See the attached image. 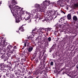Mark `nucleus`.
<instances>
[{"label": "nucleus", "instance_id": "nucleus-56", "mask_svg": "<svg viewBox=\"0 0 78 78\" xmlns=\"http://www.w3.org/2000/svg\"><path fill=\"white\" fill-rule=\"evenodd\" d=\"M72 75H73L71 74V75H68V76H70V77H72V76H73Z\"/></svg>", "mask_w": 78, "mask_h": 78}, {"label": "nucleus", "instance_id": "nucleus-26", "mask_svg": "<svg viewBox=\"0 0 78 78\" xmlns=\"http://www.w3.org/2000/svg\"><path fill=\"white\" fill-rule=\"evenodd\" d=\"M38 72L36 71H35L33 73V75H37L38 74Z\"/></svg>", "mask_w": 78, "mask_h": 78}, {"label": "nucleus", "instance_id": "nucleus-23", "mask_svg": "<svg viewBox=\"0 0 78 78\" xmlns=\"http://www.w3.org/2000/svg\"><path fill=\"white\" fill-rule=\"evenodd\" d=\"M64 27L66 29H67L69 27V24L68 23L65 24Z\"/></svg>", "mask_w": 78, "mask_h": 78}, {"label": "nucleus", "instance_id": "nucleus-51", "mask_svg": "<svg viewBox=\"0 0 78 78\" xmlns=\"http://www.w3.org/2000/svg\"><path fill=\"white\" fill-rule=\"evenodd\" d=\"M35 59V57H32L31 58V60H34Z\"/></svg>", "mask_w": 78, "mask_h": 78}, {"label": "nucleus", "instance_id": "nucleus-17", "mask_svg": "<svg viewBox=\"0 0 78 78\" xmlns=\"http://www.w3.org/2000/svg\"><path fill=\"white\" fill-rule=\"evenodd\" d=\"M17 75L16 76L17 77H19V76L18 75H22L21 74V73H22V72H20V71H18V70H17Z\"/></svg>", "mask_w": 78, "mask_h": 78}, {"label": "nucleus", "instance_id": "nucleus-47", "mask_svg": "<svg viewBox=\"0 0 78 78\" xmlns=\"http://www.w3.org/2000/svg\"><path fill=\"white\" fill-rule=\"evenodd\" d=\"M51 12L53 13V11H52V10H50L49 11V13H50V14H51Z\"/></svg>", "mask_w": 78, "mask_h": 78}, {"label": "nucleus", "instance_id": "nucleus-32", "mask_svg": "<svg viewBox=\"0 0 78 78\" xmlns=\"http://www.w3.org/2000/svg\"><path fill=\"white\" fill-rule=\"evenodd\" d=\"M23 8H22L20 10V12H21L22 14L24 13V11L23 10Z\"/></svg>", "mask_w": 78, "mask_h": 78}, {"label": "nucleus", "instance_id": "nucleus-30", "mask_svg": "<svg viewBox=\"0 0 78 78\" xmlns=\"http://www.w3.org/2000/svg\"><path fill=\"white\" fill-rule=\"evenodd\" d=\"M41 30H42V29H41V28H40L38 29V32H40V33L39 34V35H41H41H42V32H41Z\"/></svg>", "mask_w": 78, "mask_h": 78}, {"label": "nucleus", "instance_id": "nucleus-50", "mask_svg": "<svg viewBox=\"0 0 78 78\" xmlns=\"http://www.w3.org/2000/svg\"><path fill=\"white\" fill-rule=\"evenodd\" d=\"M51 66H53V62H51L50 63Z\"/></svg>", "mask_w": 78, "mask_h": 78}, {"label": "nucleus", "instance_id": "nucleus-59", "mask_svg": "<svg viewBox=\"0 0 78 78\" xmlns=\"http://www.w3.org/2000/svg\"><path fill=\"white\" fill-rule=\"evenodd\" d=\"M4 45H7V43H6V42H5L4 43Z\"/></svg>", "mask_w": 78, "mask_h": 78}, {"label": "nucleus", "instance_id": "nucleus-4", "mask_svg": "<svg viewBox=\"0 0 78 78\" xmlns=\"http://www.w3.org/2000/svg\"><path fill=\"white\" fill-rule=\"evenodd\" d=\"M47 55L45 54L44 56L43 60H41L40 63V66L41 65L42 66H43V67H44L45 65H44V62H45V60L46 59Z\"/></svg>", "mask_w": 78, "mask_h": 78}, {"label": "nucleus", "instance_id": "nucleus-54", "mask_svg": "<svg viewBox=\"0 0 78 78\" xmlns=\"http://www.w3.org/2000/svg\"><path fill=\"white\" fill-rule=\"evenodd\" d=\"M28 72V71L27 70V69H26V70H25L26 74Z\"/></svg>", "mask_w": 78, "mask_h": 78}, {"label": "nucleus", "instance_id": "nucleus-52", "mask_svg": "<svg viewBox=\"0 0 78 78\" xmlns=\"http://www.w3.org/2000/svg\"><path fill=\"white\" fill-rule=\"evenodd\" d=\"M65 41H67V40H68V39H69V38H68V37H65Z\"/></svg>", "mask_w": 78, "mask_h": 78}, {"label": "nucleus", "instance_id": "nucleus-7", "mask_svg": "<svg viewBox=\"0 0 78 78\" xmlns=\"http://www.w3.org/2000/svg\"><path fill=\"white\" fill-rule=\"evenodd\" d=\"M5 65L4 64V63H0V69L1 70H5Z\"/></svg>", "mask_w": 78, "mask_h": 78}, {"label": "nucleus", "instance_id": "nucleus-28", "mask_svg": "<svg viewBox=\"0 0 78 78\" xmlns=\"http://www.w3.org/2000/svg\"><path fill=\"white\" fill-rule=\"evenodd\" d=\"M3 59L4 61H7L8 59V57H7V56H5Z\"/></svg>", "mask_w": 78, "mask_h": 78}, {"label": "nucleus", "instance_id": "nucleus-34", "mask_svg": "<svg viewBox=\"0 0 78 78\" xmlns=\"http://www.w3.org/2000/svg\"><path fill=\"white\" fill-rule=\"evenodd\" d=\"M43 72H44V71L42 70V69H41L39 71V73L41 74H42V73H43Z\"/></svg>", "mask_w": 78, "mask_h": 78}, {"label": "nucleus", "instance_id": "nucleus-43", "mask_svg": "<svg viewBox=\"0 0 78 78\" xmlns=\"http://www.w3.org/2000/svg\"><path fill=\"white\" fill-rule=\"evenodd\" d=\"M14 58H16V55H13L11 57V58L12 59H13Z\"/></svg>", "mask_w": 78, "mask_h": 78}, {"label": "nucleus", "instance_id": "nucleus-5", "mask_svg": "<svg viewBox=\"0 0 78 78\" xmlns=\"http://www.w3.org/2000/svg\"><path fill=\"white\" fill-rule=\"evenodd\" d=\"M52 29L51 28L49 27H48L47 28H46L45 29V32H46L47 36H48V33L51 31V30Z\"/></svg>", "mask_w": 78, "mask_h": 78}, {"label": "nucleus", "instance_id": "nucleus-58", "mask_svg": "<svg viewBox=\"0 0 78 78\" xmlns=\"http://www.w3.org/2000/svg\"><path fill=\"white\" fill-rule=\"evenodd\" d=\"M76 68L78 70V64L76 66Z\"/></svg>", "mask_w": 78, "mask_h": 78}, {"label": "nucleus", "instance_id": "nucleus-14", "mask_svg": "<svg viewBox=\"0 0 78 78\" xmlns=\"http://www.w3.org/2000/svg\"><path fill=\"white\" fill-rule=\"evenodd\" d=\"M66 19V16H63L60 19V21H62V22H63Z\"/></svg>", "mask_w": 78, "mask_h": 78}, {"label": "nucleus", "instance_id": "nucleus-48", "mask_svg": "<svg viewBox=\"0 0 78 78\" xmlns=\"http://www.w3.org/2000/svg\"><path fill=\"white\" fill-rule=\"evenodd\" d=\"M28 75H31V72L30 71H29V72L28 73Z\"/></svg>", "mask_w": 78, "mask_h": 78}, {"label": "nucleus", "instance_id": "nucleus-19", "mask_svg": "<svg viewBox=\"0 0 78 78\" xmlns=\"http://www.w3.org/2000/svg\"><path fill=\"white\" fill-rule=\"evenodd\" d=\"M43 4H41V7H42L43 8H44V6H46V5H46V3H46V1H45L44 2H43Z\"/></svg>", "mask_w": 78, "mask_h": 78}, {"label": "nucleus", "instance_id": "nucleus-21", "mask_svg": "<svg viewBox=\"0 0 78 78\" xmlns=\"http://www.w3.org/2000/svg\"><path fill=\"white\" fill-rule=\"evenodd\" d=\"M33 49V47H29L28 49V50L29 52H31L32 50Z\"/></svg>", "mask_w": 78, "mask_h": 78}, {"label": "nucleus", "instance_id": "nucleus-39", "mask_svg": "<svg viewBox=\"0 0 78 78\" xmlns=\"http://www.w3.org/2000/svg\"><path fill=\"white\" fill-rule=\"evenodd\" d=\"M61 13H62V12L61 11L58 12V13H57V14H56V15H59V16H61Z\"/></svg>", "mask_w": 78, "mask_h": 78}, {"label": "nucleus", "instance_id": "nucleus-55", "mask_svg": "<svg viewBox=\"0 0 78 78\" xmlns=\"http://www.w3.org/2000/svg\"><path fill=\"white\" fill-rule=\"evenodd\" d=\"M27 14H28V15H29V16H31V13H30V12H28Z\"/></svg>", "mask_w": 78, "mask_h": 78}, {"label": "nucleus", "instance_id": "nucleus-24", "mask_svg": "<svg viewBox=\"0 0 78 78\" xmlns=\"http://www.w3.org/2000/svg\"><path fill=\"white\" fill-rule=\"evenodd\" d=\"M19 29V30H20L21 31H22L23 32L25 30L23 29V26H22L20 27Z\"/></svg>", "mask_w": 78, "mask_h": 78}, {"label": "nucleus", "instance_id": "nucleus-57", "mask_svg": "<svg viewBox=\"0 0 78 78\" xmlns=\"http://www.w3.org/2000/svg\"><path fill=\"white\" fill-rule=\"evenodd\" d=\"M12 78H14V75H12ZM16 78H19V77H16Z\"/></svg>", "mask_w": 78, "mask_h": 78}, {"label": "nucleus", "instance_id": "nucleus-15", "mask_svg": "<svg viewBox=\"0 0 78 78\" xmlns=\"http://www.w3.org/2000/svg\"><path fill=\"white\" fill-rule=\"evenodd\" d=\"M20 59H21L20 62H22V63H23V62H24L26 61V59L25 58L21 57V58Z\"/></svg>", "mask_w": 78, "mask_h": 78}, {"label": "nucleus", "instance_id": "nucleus-33", "mask_svg": "<svg viewBox=\"0 0 78 78\" xmlns=\"http://www.w3.org/2000/svg\"><path fill=\"white\" fill-rule=\"evenodd\" d=\"M53 12L54 13V14H57V13H58V10H56V11L55 10H54L53 11Z\"/></svg>", "mask_w": 78, "mask_h": 78}, {"label": "nucleus", "instance_id": "nucleus-40", "mask_svg": "<svg viewBox=\"0 0 78 78\" xmlns=\"http://www.w3.org/2000/svg\"><path fill=\"white\" fill-rule=\"evenodd\" d=\"M63 22L64 24H67V23H67V21L66 20H65L63 21Z\"/></svg>", "mask_w": 78, "mask_h": 78}, {"label": "nucleus", "instance_id": "nucleus-1", "mask_svg": "<svg viewBox=\"0 0 78 78\" xmlns=\"http://www.w3.org/2000/svg\"><path fill=\"white\" fill-rule=\"evenodd\" d=\"M10 5H9V6L11 12L12 13L14 17L16 19V22L19 23L20 22V20H23V19L22 16L19 14L17 12L18 11L20 10V9L18 8L17 6L15 5L14 7V6L16 5V1L15 0H12L11 2Z\"/></svg>", "mask_w": 78, "mask_h": 78}, {"label": "nucleus", "instance_id": "nucleus-38", "mask_svg": "<svg viewBox=\"0 0 78 78\" xmlns=\"http://www.w3.org/2000/svg\"><path fill=\"white\" fill-rule=\"evenodd\" d=\"M62 21H60V20H59L58 22V24H59V25H61V23H62Z\"/></svg>", "mask_w": 78, "mask_h": 78}, {"label": "nucleus", "instance_id": "nucleus-3", "mask_svg": "<svg viewBox=\"0 0 78 78\" xmlns=\"http://www.w3.org/2000/svg\"><path fill=\"white\" fill-rule=\"evenodd\" d=\"M45 12V9L42 8V7H40L39 9H34L32 11V12L33 13H36L37 12Z\"/></svg>", "mask_w": 78, "mask_h": 78}, {"label": "nucleus", "instance_id": "nucleus-31", "mask_svg": "<svg viewBox=\"0 0 78 78\" xmlns=\"http://www.w3.org/2000/svg\"><path fill=\"white\" fill-rule=\"evenodd\" d=\"M45 3H46V4L45 5L46 6H49V5H50V3L47 1H46V2H45Z\"/></svg>", "mask_w": 78, "mask_h": 78}, {"label": "nucleus", "instance_id": "nucleus-11", "mask_svg": "<svg viewBox=\"0 0 78 78\" xmlns=\"http://www.w3.org/2000/svg\"><path fill=\"white\" fill-rule=\"evenodd\" d=\"M17 70L21 72H22V73H23V72L25 71V69H23H23L21 67L18 68Z\"/></svg>", "mask_w": 78, "mask_h": 78}, {"label": "nucleus", "instance_id": "nucleus-63", "mask_svg": "<svg viewBox=\"0 0 78 78\" xmlns=\"http://www.w3.org/2000/svg\"><path fill=\"white\" fill-rule=\"evenodd\" d=\"M23 63H22V62H21L20 63L21 65H22H22H23Z\"/></svg>", "mask_w": 78, "mask_h": 78}, {"label": "nucleus", "instance_id": "nucleus-10", "mask_svg": "<svg viewBox=\"0 0 78 78\" xmlns=\"http://www.w3.org/2000/svg\"><path fill=\"white\" fill-rule=\"evenodd\" d=\"M27 49H25L24 51L23 52V54L22 53H19V55H20V58H23V55L25 53H27Z\"/></svg>", "mask_w": 78, "mask_h": 78}, {"label": "nucleus", "instance_id": "nucleus-8", "mask_svg": "<svg viewBox=\"0 0 78 78\" xmlns=\"http://www.w3.org/2000/svg\"><path fill=\"white\" fill-rule=\"evenodd\" d=\"M73 22H72V23L73 24H75L76 23V22L78 20V18L76 16H74L73 17Z\"/></svg>", "mask_w": 78, "mask_h": 78}, {"label": "nucleus", "instance_id": "nucleus-25", "mask_svg": "<svg viewBox=\"0 0 78 78\" xmlns=\"http://www.w3.org/2000/svg\"><path fill=\"white\" fill-rule=\"evenodd\" d=\"M21 57L19 58H16V62H20L21 61Z\"/></svg>", "mask_w": 78, "mask_h": 78}, {"label": "nucleus", "instance_id": "nucleus-37", "mask_svg": "<svg viewBox=\"0 0 78 78\" xmlns=\"http://www.w3.org/2000/svg\"><path fill=\"white\" fill-rule=\"evenodd\" d=\"M44 41H46V42H47V41H48V38L47 37L44 38Z\"/></svg>", "mask_w": 78, "mask_h": 78}, {"label": "nucleus", "instance_id": "nucleus-42", "mask_svg": "<svg viewBox=\"0 0 78 78\" xmlns=\"http://www.w3.org/2000/svg\"><path fill=\"white\" fill-rule=\"evenodd\" d=\"M40 78H45V76L44 75H42Z\"/></svg>", "mask_w": 78, "mask_h": 78}, {"label": "nucleus", "instance_id": "nucleus-36", "mask_svg": "<svg viewBox=\"0 0 78 78\" xmlns=\"http://www.w3.org/2000/svg\"><path fill=\"white\" fill-rule=\"evenodd\" d=\"M65 4L63 3H62L60 4V6L61 7H64V6Z\"/></svg>", "mask_w": 78, "mask_h": 78}, {"label": "nucleus", "instance_id": "nucleus-20", "mask_svg": "<svg viewBox=\"0 0 78 78\" xmlns=\"http://www.w3.org/2000/svg\"><path fill=\"white\" fill-rule=\"evenodd\" d=\"M16 65L14 66V67L13 68L14 69H16V68L17 66H19V65H20V63H19V62H15Z\"/></svg>", "mask_w": 78, "mask_h": 78}, {"label": "nucleus", "instance_id": "nucleus-6", "mask_svg": "<svg viewBox=\"0 0 78 78\" xmlns=\"http://www.w3.org/2000/svg\"><path fill=\"white\" fill-rule=\"evenodd\" d=\"M2 50V49H1V50H0V55H1V58H4V57H5V52H6V51L5 52V49L4 50V52H1V50Z\"/></svg>", "mask_w": 78, "mask_h": 78}, {"label": "nucleus", "instance_id": "nucleus-22", "mask_svg": "<svg viewBox=\"0 0 78 78\" xmlns=\"http://www.w3.org/2000/svg\"><path fill=\"white\" fill-rule=\"evenodd\" d=\"M28 43L27 42H25L24 43V46H23V47L22 48V49H23H23H24V48H25V47H27H27H28Z\"/></svg>", "mask_w": 78, "mask_h": 78}, {"label": "nucleus", "instance_id": "nucleus-60", "mask_svg": "<svg viewBox=\"0 0 78 78\" xmlns=\"http://www.w3.org/2000/svg\"><path fill=\"white\" fill-rule=\"evenodd\" d=\"M45 51H44L43 52L42 54H43V56H44V54H45Z\"/></svg>", "mask_w": 78, "mask_h": 78}, {"label": "nucleus", "instance_id": "nucleus-41", "mask_svg": "<svg viewBox=\"0 0 78 78\" xmlns=\"http://www.w3.org/2000/svg\"><path fill=\"white\" fill-rule=\"evenodd\" d=\"M35 62H36V63H38V62H39V60H38L37 58L35 59Z\"/></svg>", "mask_w": 78, "mask_h": 78}, {"label": "nucleus", "instance_id": "nucleus-45", "mask_svg": "<svg viewBox=\"0 0 78 78\" xmlns=\"http://www.w3.org/2000/svg\"><path fill=\"white\" fill-rule=\"evenodd\" d=\"M33 37L31 36L29 37L28 39H29L30 40H32V39H33Z\"/></svg>", "mask_w": 78, "mask_h": 78}, {"label": "nucleus", "instance_id": "nucleus-27", "mask_svg": "<svg viewBox=\"0 0 78 78\" xmlns=\"http://www.w3.org/2000/svg\"><path fill=\"white\" fill-rule=\"evenodd\" d=\"M36 30H37L36 27L33 28V30H32V33L34 34L36 33Z\"/></svg>", "mask_w": 78, "mask_h": 78}, {"label": "nucleus", "instance_id": "nucleus-18", "mask_svg": "<svg viewBox=\"0 0 78 78\" xmlns=\"http://www.w3.org/2000/svg\"><path fill=\"white\" fill-rule=\"evenodd\" d=\"M35 8H38V9H39V8H40L42 7V5H40L39 4H35Z\"/></svg>", "mask_w": 78, "mask_h": 78}, {"label": "nucleus", "instance_id": "nucleus-9", "mask_svg": "<svg viewBox=\"0 0 78 78\" xmlns=\"http://www.w3.org/2000/svg\"><path fill=\"white\" fill-rule=\"evenodd\" d=\"M23 19H25V20L27 21V22L28 23H31V19L30 18V16H28L27 18H25L24 17Z\"/></svg>", "mask_w": 78, "mask_h": 78}, {"label": "nucleus", "instance_id": "nucleus-2", "mask_svg": "<svg viewBox=\"0 0 78 78\" xmlns=\"http://www.w3.org/2000/svg\"><path fill=\"white\" fill-rule=\"evenodd\" d=\"M17 47L16 46L13 47V46L10 45L9 47L8 46L6 49H5V52L7 51L8 53H16V49H17Z\"/></svg>", "mask_w": 78, "mask_h": 78}, {"label": "nucleus", "instance_id": "nucleus-44", "mask_svg": "<svg viewBox=\"0 0 78 78\" xmlns=\"http://www.w3.org/2000/svg\"><path fill=\"white\" fill-rule=\"evenodd\" d=\"M48 41H49V42H50V41H51V38L50 37H49L48 38Z\"/></svg>", "mask_w": 78, "mask_h": 78}, {"label": "nucleus", "instance_id": "nucleus-61", "mask_svg": "<svg viewBox=\"0 0 78 78\" xmlns=\"http://www.w3.org/2000/svg\"><path fill=\"white\" fill-rule=\"evenodd\" d=\"M35 40H36V41H38V40H39V38H37Z\"/></svg>", "mask_w": 78, "mask_h": 78}, {"label": "nucleus", "instance_id": "nucleus-46", "mask_svg": "<svg viewBox=\"0 0 78 78\" xmlns=\"http://www.w3.org/2000/svg\"><path fill=\"white\" fill-rule=\"evenodd\" d=\"M60 12H61L62 13V14L63 13V14H66V12H64V11L61 10Z\"/></svg>", "mask_w": 78, "mask_h": 78}, {"label": "nucleus", "instance_id": "nucleus-35", "mask_svg": "<svg viewBox=\"0 0 78 78\" xmlns=\"http://www.w3.org/2000/svg\"><path fill=\"white\" fill-rule=\"evenodd\" d=\"M74 6L75 8H78V3L74 4Z\"/></svg>", "mask_w": 78, "mask_h": 78}, {"label": "nucleus", "instance_id": "nucleus-64", "mask_svg": "<svg viewBox=\"0 0 78 78\" xmlns=\"http://www.w3.org/2000/svg\"><path fill=\"white\" fill-rule=\"evenodd\" d=\"M77 25H78V20H77Z\"/></svg>", "mask_w": 78, "mask_h": 78}, {"label": "nucleus", "instance_id": "nucleus-29", "mask_svg": "<svg viewBox=\"0 0 78 78\" xmlns=\"http://www.w3.org/2000/svg\"><path fill=\"white\" fill-rule=\"evenodd\" d=\"M7 64L8 65H7V67H9L10 64H11V62H9L8 61H7Z\"/></svg>", "mask_w": 78, "mask_h": 78}, {"label": "nucleus", "instance_id": "nucleus-62", "mask_svg": "<svg viewBox=\"0 0 78 78\" xmlns=\"http://www.w3.org/2000/svg\"><path fill=\"white\" fill-rule=\"evenodd\" d=\"M55 47V46L54 45H53L52 47V48H53V47Z\"/></svg>", "mask_w": 78, "mask_h": 78}, {"label": "nucleus", "instance_id": "nucleus-49", "mask_svg": "<svg viewBox=\"0 0 78 78\" xmlns=\"http://www.w3.org/2000/svg\"><path fill=\"white\" fill-rule=\"evenodd\" d=\"M66 9L68 10L69 9V5H66Z\"/></svg>", "mask_w": 78, "mask_h": 78}, {"label": "nucleus", "instance_id": "nucleus-16", "mask_svg": "<svg viewBox=\"0 0 78 78\" xmlns=\"http://www.w3.org/2000/svg\"><path fill=\"white\" fill-rule=\"evenodd\" d=\"M67 19L68 20H71L72 19V15L71 14H69L67 16Z\"/></svg>", "mask_w": 78, "mask_h": 78}, {"label": "nucleus", "instance_id": "nucleus-12", "mask_svg": "<svg viewBox=\"0 0 78 78\" xmlns=\"http://www.w3.org/2000/svg\"><path fill=\"white\" fill-rule=\"evenodd\" d=\"M36 16L37 18V19L38 18L39 20H41V19H42V18H41V14H40V13H37Z\"/></svg>", "mask_w": 78, "mask_h": 78}, {"label": "nucleus", "instance_id": "nucleus-13", "mask_svg": "<svg viewBox=\"0 0 78 78\" xmlns=\"http://www.w3.org/2000/svg\"><path fill=\"white\" fill-rule=\"evenodd\" d=\"M51 19H53V18H51L50 19H48L46 18L44 20H45L47 23H50V21L51 20Z\"/></svg>", "mask_w": 78, "mask_h": 78}, {"label": "nucleus", "instance_id": "nucleus-53", "mask_svg": "<svg viewBox=\"0 0 78 78\" xmlns=\"http://www.w3.org/2000/svg\"><path fill=\"white\" fill-rule=\"evenodd\" d=\"M60 27H61V26L60 25H58L57 27H56V28L58 29L59 28H60Z\"/></svg>", "mask_w": 78, "mask_h": 78}]
</instances>
